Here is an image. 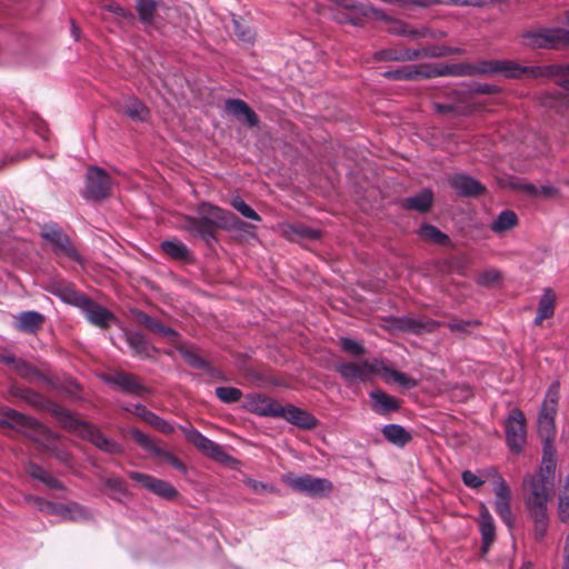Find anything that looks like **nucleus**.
<instances>
[{"label":"nucleus","instance_id":"nucleus-1","mask_svg":"<svg viewBox=\"0 0 569 569\" xmlns=\"http://www.w3.org/2000/svg\"><path fill=\"white\" fill-rule=\"evenodd\" d=\"M556 468V458L550 457V452L547 451L538 470L523 478L522 489L527 509L548 508L555 488Z\"/></svg>","mask_w":569,"mask_h":569},{"label":"nucleus","instance_id":"nucleus-2","mask_svg":"<svg viewBox=\"0 0 569 569\" xmlns=\"http://www.w3.org/2000/svg\"><path fill=\"white\" fill-rule=\"evenodd\" d=\"M453 67L463 68V73H455V76H473L500 73L509 79H537L550 76L559 70L553 66H521L512 60H483L477 64L460 63Z\"/></svg>","mask_w":569,"mask_h":569},{"label":"nucleus","instance_id":"nucleus-3","mask_svg":"<svg viewBox=\"0 0 569 569\" xmlns=\"http://www.w3.org/2000/svg\"><path fill=\"white\" fill-rule=\"evenodd\" d=\"M559 388V382H553L548 388L545 400L538 413V435L542 441L543 457L547 456V451L550 452V457L552 458H556L557 455L556 448L552 442L556 437L555 418L558 410Z\"/></svg>","mask_w":569,"mask_h":569},{"label":"nucleus","instance_id":"nucleus-4","mask_svg":"<svg viewBox=\"0 0 569 569\" xmlns=\"http://www.w3.org/2000/svg\"><path fill=\"white\" fill-rule=\"evenodd\" d=\"M56 413L67 427L74 429L83 439L89 440L100 450L110 455L122 452V447L118 442L104 437L90 423L76 419L63 408H57Z\"/></svg>","mask_w":569,"mask_h":569},{"label":"nucleus","instance_id":"nucleus-5","mask_svg":"<svg viewBox=\"0 0 569 569\" xmlns=\"http://www.w3.org/2000/svg\"><path fill=\"white\" fill-rule=\"evenodd\" d=\"M463 68L453 64H411L398 69L388 70L383 73L386 78L393 80H419L442 76H455L463 73Z\"/></svg>","mask_w":569,"mask_h":569},{"label":"nucleus","instance_id":"nucleus-6","mask_svg":"<svg viewBox=\"0 0 569 569\" xmlns=\"http://www.w3.org/2000/svg\"><path fill=\"white\" fill-rule=\"evenodd\" d=\"M526 47L533 49H555L569 43V31L562 28H539L522 34Z\"/></svg>","mask_w":569,"mask_h":569},{"label":"nucleus","instance_id":"nucleus-7","mask_svg":"<svg viewBox=\"0 0 569 569\" xmlns=\"http://www.w3.org/2000/svg\"><path fill=\"white\" fill-rule=\"evenodd\" d=\"M382 368V360L378 358L366 359L362 361H341L335 365V370L340 377L349 383L358 381H368Z\"/></svg>","mask_w":569,"mask_h":569},{"label":"nucleus","instance_id":"nucleus-8","mask_svg":"<svg viewBox=\"0 0 569 569\" xmlns=\"http://www.w3.org/2000/svg\"><path fill=\"white\" fill-rule=\"evenodd\" d=\"M460 49L448 47H425L420 49H387L378 52V59L387 61H412L420 58H440L460 53Z\"/></svg>","mask_w":569,"mask_h":569},{"label":"nucleus","instance_id":"nucleus-9","mask_svg":"<svg viewBox=\"0 0 569 569\" xmlns=\"http://www.w3.org/2000/svg\"><path fill=\"white\" fill-rule=\"evenodd\" d=\"M282 480L292 490L310 497H325L332 490V482L330 480L311 475H286Z\"/></svg>","mask_w":569,"mask_h":569},{"label":"nucleus","instance_id":"nucleus-10","mask_svg":"<svg viewBox=\"0 0 569 569\" xmlns=\"http://www.w3.org/2000/svg\"><path fill=\"white\" fill-rule=\"evenodd\" d=\"M505 432L510 451L520 453L527 439L526 417L520 409L513 408L509 411L505 423Z\"/></svg>","mask_w":569,"mask_h":569},{"label":"nucleus","instance_id":"nucleus-11","mask_svg":"<svg viewBox=\"0 0 569 569\" xmlns=\"http://www.w3.org/2000/svg\"><path fill=\"white\" fill-rule=\"evenodd\" d=\"M29 501L40 511L59 515L64 519L78 521L89 518V512L78 503L56 505L38 497H30Z\"/></svg>","mask_w":569,"mask_h":569},{"label":"nucleus","instance_id":"nucleus-12","mask_svg":"<svg viewBox=\"0 0 569 569\" xmlns=\"http://www.w3.org/2000/svg\"><path fill=\"white\" fill-rule=\"evenodd\" d=\"M198 214L211 222L212 226L224 229H243L246 223L239 220L233 213L226 212L219 207L202 202L198 207Z\"/></svg>","mask_w":569,"mask_h":569},{"label":"nucleus","instance_id":"nucleus-13","mask_svg":"<svg viewBox=\"0 0 569 569\" xmlns=\"http://www.w3.org/2000/svg\"><path fill=\"white\" fill-rule=\"evenodd\" d=\"M111 190V178L102 169L92 167L87 172L84 197L91 200L107 198Z\"/></svg>","mask_w":569,"mask_h":569},{"label":"nucleus","instance_id":"nucleus-14","mask_svg":"<svg viewBox=\"0 0 569 569\" xmlns=\"http://www.w3.org/2000/svg\"><path fill=\"white\" fill-rule=\"evenodd\" d=\"M128 475L133 481L163 499L171 500L178 497L176 488L166 480L136 471H130Z\"/></svg>","mask_w":569,"mask_h":569},{"label":"nucleus","instance_id":"nucleus-15","mask_svg":"<svg viewBox=\"0 0 569 569\" xmlns=\"http://www.w3.org/2000/svg\"><path fill=\"white\" fill-rule=\"evenodd\" d=\"M280 406L274 399L261 393H249L243 400V408L247 411L262 417L277 418Z\"/></svg>","mask_w":569,"mask_h":569},{"label":"nucleus","instance_id":"nucleus-16","mask_svg":"<svg viewBox=\"0 0 569 569\" xmlns=\"http://www.w3.org/2000/svg\"><path fill=\"white\" fill-rule=\"evenodd\" d=\"M495 510L508 528L513 526V515L511 511V490L506 481H500L493 487Z\"/></svg>","mask_w":569,"mask_h":569},{"label":"nucleus","instance_id":"nucleus-17","mask_svg":"<svg viewBox=\"0 0 569 569\" xmlns=\"http://www.w3.org/2000/svg\"><path fill=\"white\" fill-rule=\"evenodd\" d=\"M277 418L306 430L313 429L318 423L311 413L292 405L280 406Z\"/></svg>","mask_w":569,"mask_h":569},{"label":"nucleus","instance_id":"nucleus-18","mask_svg":"<svg viewBox=\"0 0 569 569\" xmlns=\"http://www.w3.org/2000/svg\"><path fill=\"white\" fill-rule=\"evenodd\" d=\"M389 327L392 330L422 333L435 331L439 327V323L432 320L422 321L412 317H399L392 318Z\"/></svg>","mask_w":569,"mask_h":569},{"label":"nucleus","instance_id":"nucleus-19","mask_svg":"<svg viewBox=\"0 0 569 569\" xmlns=\"http://www.w3.org/2000/svg\"><path fill=\"white\" fill-rule=\"evenodd\" d=\"M43 238L47 239L56 250L57 253L64 254L76 261H80L76 248L70 242L68 236H66L60 229L51 227L43 231Z\"/></svg>","mask_w":569,"mask_h":569},{"label":"nucleus","instance_id":"nucleus-20","mask_svg":"<svg viewBox=\"0 0 569 569\" xmlns=\"http://www.w3.org/2000/svg\"><path fill=\"white\" fill-rule=\"evenodd\" d=\"M192 436L193 439L191 443L206 456L222 463H228L232 460L219 443L210 440L201 432L198 431V433H193Z\"/></svg>","mask_w":569,"mask_h":569},{"label":"nucleus","instance_id":"nucleus-21","mask_svg":"<svg viewBox=\"0 0 569 569\" xmlns=\"http://www.w3.org/2000/svg\"><path fill=\"white\" fill-rule=\"evenodd\" d=\"M0 418V427L18 428L20 431L34 430L38 431L41 426L32 418L24 416L17 410L6 409Z\"/></svg>","mask_w":569,"mask_h":569},{"label":"nucleus","instance_id":"nucleus-22","mask_svg":"<svg viewBox=\"0 0 569 569\" xmlns=\"http://www.w3.org/2000/svg\"><path fill=\"white\" fill-rule=\"evenodd\" d=\"M80 309L89 322L100 328H107L114 319L111 312L89 298L86 299Z\"/></svg>","mask_w":569,"mask_h":569},{"label":"nucleus","instance_id":"nucleus-23","mask_svg":"<svg viewBox=\"0 0 569 569\" xmlns=\"http://www.w3.org/2000/svg\"><path fill=\"white\" fill-rule=\"evenodd\" d=\"M129 433L134 442L151 456L163 459L167 462L173 457L170 451L159 447L152 438L142 431L133 428L129 431Z\"/></svg>","mask_w":569,"mask_h":569},{"label":"nucleus","instance_id":"nucleus-24","mask_svg":"<svg viewBox=\"0 0 569 569\" xmlns=\"http://www.w3.org/2000/svg\"><path fill=\"white\" fill-rule=\"evenodd\" d=\"M369 397L371 399V409L380 416L395 412L400 408L401 401L399 399L381 390H372Z\"/></svg>","mask_w":569,"mask_h":569},{"label":"nucleus","instance_id":"nucleus-25","mask_svg":"<svg viewBox=\"0 0 569 569\" xmlns=\"http://www.w3.org/2000/svg\"><path fill=\"white\" fill-rule=\"evenodd\" d=\"M450 186L461 196L475 197L485 191V187L467 174H455L449 179Z\"/></svg>","mask_w":569,"mask_h":569},{"label":"nucleus","instance_id":"nucleus-26","mask_svg":"<svg viewBox=\"0 0 569 569\" xmlns=\"http://www.w3.org/2000/svg\"><path fill=\"white\" fill-rule=\"evenodd\" d=\"M226 110L239 121L246 122L250 127H256L259 122L256 112L240 99L227 100Z\"/></svg>","mask_w":569,"mask_h":569},{"label":"nucleus","instance_id":"nucleus-27","mask_svg":"<svg viewBox=\"0 0 569 569\" xmlns=\"http://www.w3.org/2000/svg\"><path fill=\"white\" fill-rule=\"evenodd\" d=\"M557 296L550 288H545L537 307L536 326H541L543 320L553 317Z\"/></svg>","mask_w":569,"mask_h":569},{"label":"nucleus","instance_id":"nucleus-28","mask_svg":"<svg viewBox=\"0 0 569 569\" xmlns=\"http://www.w3.org/2000/svg\"><path fill=\"white\" fill-rule=\"evenodd\" d=\"M106 382L119 387L122 391L131 395H141L144 387L140 385L137 378L132 375L124 372H117L111 376L104 377Z\"/></svg>","mask_w":569,"mask_h":569},{"label":"nucleus","instance_id":"nucleus-29","mask_svg":"<svg viewBox=\"0 0 569 569\" xmlns=\"http://www.w3.org/2000/svg\"><path fill=\"white\" fill-rule=\"evenodd\" d=\"M478 522H479L480 533H481V538H482L483 549L487 550L488 547L495 540L496 527H495L493 518L490 515V512L485 503H480Z\"/></svg>","mask_w":569,"mask_h":569},{"label":"nucleus","instance_id":"nucleus-30","mask_svg":"<svg viewBox=\"0 0 569 569\" xmlns=\"http://www.w3.org/2000/svg\"><path fill=\"white\" fill-rule=\"evenodd\" d=\"M16 328L26 333H36L44 322V317L38 311H23L16 317Z\"/></svg>","mask_w":569,"mask_h":569},{"label":"nucleus","instance_id":"nucleus-31","mask_svg":"<svg viewBox=\"0 0 569 569\" xmlns=\"http://www.w3.org/2000/svg\"><path fill=\"white\" fill-rule=\"evenodd\" d=\"M529 518L533 522V538L536 541L541 542L547 536L549 529V515L548 508L527 509Z\"/></svg>","mask_w":569,"mask_h":569},{"label":"nucleus","instance_id":"nucleus-32","mask_svg":"<svg viewBox=\"0 0 569 569\" xmlns=\"http://www.w3.org/2000/svg\"><path fill=\"white\" fill-rule=\"evenodd\" d=\"M184 229L192 234L199 236L204 241L209 242L214 238L217 228L207 221L204 218H187L184 221Z\"/></svg>","mask_w":569,"mask_h":569},{"label":"nucleus","instance_id":"nucleus-33","mask_svg":"<svg viewBox=\"0 0 569 569\" xmlns=\"http://www.w3.org/2000/svg\"><path fill=\"white\" fill-rule=\"evenodd\" d=\"M118 111L134 121H144L149 116V110L140 100L130 97L118 106Z\"/></svg>","mask_w":569,"mask_h":569},{"label":"nucleus","instance_id":"nucleus-34","mask_svg":"<svg viewBox=\"0 0 569 569\" xmlns=\"http://www.w3.org/2000/svg\"><path fill=\"white\" fill-rule=\"evenodd\" d=\"M507 184L511 189L522 190L531 197L553 198L558 194V190L552 186H541L538 188L532 183L523 182L515 178L510 179Z\"/></svg>","mask_w":569,"mask_h":569},{"label":"nucleus","instance_id":"nucleus-35","mask_svg":"<svg viewBox=\"0 0 569 569\" xmlns=\"http://www.w3.org/2000/svg\"><path fill=\"white\" fill-rule=\"evenodd\" d=\"M379 375L387 383H397L406 389H412L418 385L416 379L405 372L388 367L383 361Z\"/></svg>","mask_w":569,"mask_h":569},{"label":"nucleus","instance_id":"nucleus-36","mask_svg":"<svg viewBox=\"0 0 569 569\" xmlns=\"http://www.w3.org/2000/svg\"><path fill=\"white\" fill-rule=\"evenodd\" d=\"M382 435L392 445L406 446L411 440V435L400 425L391 423L382 428Z\"/></svg>","mask_w":569,"mask_h":569},{"label":"nucleus","instance_id":"nucleus-37","mask_svg":"<svg viewBox=\"0 0 569 569\" xmlns=\"http://www.w3.org/2000/svg\"><path fill=\"white\" fill-rule=\"evenodd\" d=\"M433 201V193L429 189H425L416 196L409 197L403 200V207L410 210L425 212L429 210Z\"/></svg>","mask_w":569,"mask_h":569},{"label":"nucleus","instance_id":"nucleus-38","mask_svg":"<svg viewBox=\"0 0 569 569\" xmlns=\"http://www.w3.org/2000/svg\"><path fill=\"white\" fill-rule=\"evenodd\" d=\"M518 223L517 214L511 210L501 211L498 217L491 222L490 229L495 233H502L515 228Z\"/></svg>","mask_w":569,"mask_h":569},{"label":"nucleus","instance_id":"nucleus-39","mask_svg":"<svg viewBox=\"0 0 569 569\" xmlns=\"http://www.w3.org/2000/svg\"><path fill=\"white\" fill-rule=\"evenodd\" d=\"M27 472L32 478L43 482L46 486L52 489H62L63 487L57 478H54L51 473L36 463H29L27 467Z\"/></svg>","mask_w":569,"mask_h":569},{"label":"nucleus","instance_id":"nucleus-40","mask_svg":"<svg viewBox=\"0 0 569 569\" xmlns=\"http://www.w3.org/2000/svg\"><path fill=\"white\" fill-rule=\"evenodd\" d=\"M14 371L22 379H26V380H28L30 382L39 381V382H47V383H49V378L43 372H41L40 370H38L33 366L29 365L28 362H26L22 359L20 360V362H18L17 368L14 369Z\"/></svg>","mask_w":569,"mask_h":569},{"label":"nucleus","instance_id":"nucleus-41","mask_svg":"<svg viewBox=\"0 0 569 569\" xmlns=\"http://www.w3.org/2000/svg\"><path fill=\"white\" fill-rule=\"evenodd\" d=\"M159 3L156 0H136V9L144 24H152Z\"/></svg>","mask_w":569,"mask_h":569},{"label":"nucleus","instance_id":"nucleus-42","mask_svg":"<svg viewBox=\"0 0 569 569\" xmlns=\"http://www.w3.org/2000/svg\"><path fill=\"white\" fill-rule=\"evenodd\" d=\"M387 22V31L391 34L401 36L410 39H415V36L418 34L416 31L417 26L410 24L406 21L398 19H388Z\"/></svg>","mask_w":569,"mask_h":569},{"label":"nucleus","instance_id":"nucleus-43","mask_svg":"<svg viewBox=\"0 0 569 569\" xmlns=\"http://www.w3.org/2000/svg\"><path fill=\"white\" fill-rule=\"evenodd\" d=\"M54 293L67 303L78 307L79 309L86 301L87 297L77 292L71 286L63 284L59 286Z\"/></svg>","mask_w":569,"mask_h":569},{"label":"nucleus","instance_id":"nucleus-44","mask_svg":"<svg viewBox=\"0 0 569 569\" xmlns=\"http://www.w3.org/2000/svg\"><path fill=\"white\" fill-rule=\"evenodd\" d=\"M103 485L113 499L121 500L123 497L128 496L127 485L119 477H108L103 480Z\"/></svg>","mask_w":569,"mask_h":569},{"label":"nucleus","instance_id":"nucleus-45","mask_svg":"<svg viewBox=\"0 0 569 569\" xmlns=\"http://www.w3.org/2000/svg\"><path fill=\"white\" fill-rule=\"evenodd\" d=\"M558 516L562 522L569 520V476L565 479L558 498Z\"/></svg>","mask_w":569,"mask_h":569},{"label":"nucleus","instance_id":"nucleus-46","mask_svg":"<svg viewBox=\"0 0 569 569\" xmlns=\"http://www.w3.org/2000/svg\"><path fill=\"white\" fill-rule=\"evenodd\" d=\"M161 249L164 253L174 259H184L189 254L187 246L181 241L166 240L161 242Z\"/></svg>","mask_w":569,"mask_h":569},{"label":"nucleus","instance_id":"nucleus-47","mask_svg":"<svg viewBox=\"0 0 569 569\" xmlns=\"http://www.w3.org/2000/svg\"><path fill=\"white\" fill-rule=\"evenodd\" d=\"M418 234L421 238L430 240L438 244H447L449 242L448 236L442 233L438 228L431 224L421 226L418 230Z\"/></svg>","mask_w":569,"mask_h":569},{"label":"nucleus","instance_id":"nucleus-48","mask_svg":"<svg viewBox=\"0 0 569 569\" xmlns=\"http://www.w3.org/2000/svg\"><path fill=\"white\" fill-rule=\"evenodd\" d=\"M141 322L151 331H154L157 333H160L164 337H168L170 341H174L177 337V332L168 327H164L153 318L142 315L141 316Z\"/></svg>","mask_w":569,"mask_h":569},{"label":"nucleus","instance_id":"nucleus-49","mask_svg":"<svg viewBox=\"0 0 569 569\" xmlns=\"http://www.w3.org/2000/svg\"><path fill=\"white\" fill-rule=\"evenodd\" d=\"M12 393L32 407H41L43 405L42 397L36 391L28 388H13Z\"/></svg>","mask_w":569,"mask_h":569},{"label":"nucleus","instance_id":"nucleus-50","mask_svg":"<svg viewBox=\"0 0 569 569\" xmlns=\"http://www.w3.org/2000/svg\"><path fill=\"white\" fill-rule=\"evenodd\" d=\"M339 346L345 352L349 353L350 356L358 357L366 353V348L361 342L348 337L340 338Z\"/></svg>","mask_w":569,"mask_h":569},{"label":"nucleus","instance_id":"nucleus-51","mask_svg":"<svg viewBox=\"0 0 569 569\" xmlns=\"http://www.w3.org/2000/svg\"><path fill=\"white\" fill-rule=\"evenodd\" d=\"M216 396L224 403H233L241 399L242 392L233 387H218L216 388Z\"/></svg>","mask_w":569,"mask_h":569},{"label":"nucleus","instance_id":"nucleus-52","mask_svg":"<svg viewBox=\"0 0 569 569\" xmlns=\"http://www.w3.org/2000/svg\"><path fill=\"white\" fill-rule=\"evenodd\" d=\"M127 341L133 351L138 355H148V343L144 337L139 332L127 333Z\"/></svg>","mask_w":569,"mask_h":569},{"label":"nucleus","instance_id":"nucleus-53","mask_svg":"<svg viewBox=\"0 0 569 569\" xmlns=\"http://www.w3.org/2000/svg\"><path fill=\"white\" fill-rule=\"evenodd\" d=\"M231 206L239 211L244 218L251 219L254 221H260V216L248 206L240 197H236L231 200Z\"/></svg>","mask_w":569,"mask_h":569},{"label":"nucleus","instance_id":"nucleus-54","mask_svg":"<svg viewBox=\"0 0 569 569\" xmlns=\"http://www.w3.org/2000/svg\"><path fill=\"white\" fill-rule=\"evenodd\" d=\"M480 322L477 320H459V321H451L447 323V327L452 332H462V333H469L470 328L479 326Z\"/></svg>","mask_w":569,"mask_h":569},{"label":"nucleus","instance_id":"nucleus-55","mask_svg":"<svg viewBox=\"0 0 569 569\" xmlns=\"http://www.w3.org/2000/svg\"><path fill=\"white\" fill-rule=\"evenodd\" d=\"M132 412L139 417L140 419H142L144 422H147L148 425H150L151 427L154 426L156 421L159 419V416L156 415L154 412L148 410L144 406L142 405H136L133 407V410Z\"/></svg>","mask_w":569,"mask_h":569},{"label":"nucleus","instance_id":"nucleus-56","mask_svg":"<svg viewBox=\"0 0 569 569\" xmlns=\"http://www.w3.org/2000/svg\"><path fill=\"white\" fill-rule=\"evenodd\" d=\"M234 33L242 42H251L253 40V32L249 27L243 26L238 20H233Z\"/></svg>","mask_w":569,"mask_h":569},{"label":"nucleus","instance_id":"nucleus-57","mask_svg":"<svg viewBox=\"0 0 569 569\" xmlns=\"http://www.w3.org/2000/svg\"><path fill=\"white\" fill-rule=\"evenodd\" d=\"M291 231L295 234L306 239H317L320 237V232L318 230L300 223L292 226Z\"/></svg>","mask_w":569,"mask_h":569},{"label":"nucleus","instance_id":"nucleus-58","mask_svg":"<svg viewBox=\"0 0 569 569\" xmlns=\"http://www.w3.org/2000/svg\"><path fill=\"white\" fill-rule=\"evenodd\" d=\"M501 279V273L496 269H489L483 271L479 278L478 283L482 286H491L497 283Z\"/></svg>","mask_w":569,"mask_h":569},{"label":"nucleus","instance_id":"nucleus-59","mask_svg":"<svg viewBox=\"0 0 569 569\" xmlns=\"http://www.w3.org/2000/svg\"><path fill=\"white\" fill-rule=\"evenodd\" d=\"M461 478H462V482L467 487L472 488V489H477V488L481 487L485 482V480L480 476L473 473L470 470L463 471Z\"/></svg>","mask_w":569,"mask_h":569},{"label":"nucleus","instance_id":"nucleus-60","mask_svg":"<svg viewBox=\"0 0 569 569\" xmlns=\"http://www.w3.org/2000/svg\"><path fill=\"white\" fill-rule=\"evenodd\" d=\"M181 355L193 367L204 368L206 361L203 359H201L200 357H198L194 352L187 350V349H181Z\"/></svg>","mask_w":569,"mask_h":569},{"label":"nucleus","instance_id":"nucleus-61","mask_svg":"<svg viewBox=\"0 0 569 569\" xmlns=\"http://www.w3.org/2000/svg\"><path fill=\"white\" fill-rule=\"evenodd\" d=\"M153 428L164 435H171L174 431V426L161 417L156 421Z\"/></svg>","mask_w":569,"mask_h":569},{"label":"nucleus","instance_id":"nucleus-62","mask_svg":"<svg viewBox=\"0 0 569 569\" xmlns=\"http://www.w3.org/2000/svg\"><path fill=\"white\" fill-rule=\"evenodd\" d=\"M481 476L486 479H491L493 481V487L496 483H499L500 481H505L502 476L499 473V471L496 468H488L481 472Z\"/></svg>","mask_w":569,"mask_h":569},{"label":"nucleus","instance_id":"nucleus-63","mask_svg":"<svg viewBox=\"0 0 569 569\" xmlns=\"http://www.w3.org/2000/svg\"><path fill=\"white\" fill-rule=\"evenodd\" d=\"M244 483L256 493H260L268 489H271V487L268 486L267 483H263V482H260V481H257L253 479H247L244 481Z\"/></svg>","mask_w":569,"mask_h":569},{"label":"nucleus","instance_id":"nucleus-64","mask_svg":"<svg viewBox=\"0 0 569 569\" xmlns=\"http://www.w3.org/2000/svg\"><path fill=\"white\" fill-rule=\"evenodd\" d=\"M416 31L419 34H416L415 39L430 38L436 40V30L433 29L426 26H417Z\"/></svg>","mask_w":569,"mask_h":569}]
</instances>
